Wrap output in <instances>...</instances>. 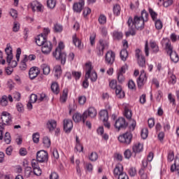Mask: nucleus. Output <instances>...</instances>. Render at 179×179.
Here are the masks:
<instances>
[{
	"mask_svg": "<svg viewBox=\"0 0 179 179\" xmlns=\"http://www.w3.org/2000/svg\"><path fill=\"white\" fill-rule=\"evenodd\" d=\"M73 120L74 122H80V121L83 120V115L80 113H75L73 115Z\"/></svg>",
	"mask_w": 179,
	"mask_h": 179,
	"instance_id": "obj_34",
	"label": "nucleus"
},
{
	"mask_svg": "<svg viewBox=\"0 0 179 179\" xmlns=\"http://www.w3.org/2000/svg\"><path fill=\"white\" fill-rule=\"evenodd\" d=\"M110 42L107 40L100 39L96 44V53L99 57L104 55V50H108Z\"/></svg>",
	"mask_w": 179,
	"mask_h": 179,
	"instance_id": "obj_4",
	"label": "nucleus"
},
{
	"mask_svg": "<svg viewBox=\"0 0 179 179\" xmlns=\"http://www.w3.org/2000/svg\"><path fill=\"white\" fill-rule=\"evenodd\" d=\"M26 62H27V56H25V57L20 64V69H21V71H26L27 68V64H26Z\"/></svg>",
	"mask_w": 179,
	"mask_h": 179,
	"instance_id": "obj_39",
	"label": "nucleus"
},
{
	"mask_svg": "<svg viewBox=\"0 0 179 179\" xmlns=\"http://www.w3.org/2000/svg\"><path fill=\"white\" fill-rule=\"evenodd\" d=\"M5 52L6 54V62L8 63V66L11 68H16L17 66V62L13 59V52L10 44L8 43L5 49Z\"/></svg>",
	"mask_w": 179,
	"mask_h": 179,
	"instance_id": "obj_3",
	"label": "nucleus"
},
{
	"mask_svg": "<svg viewBox=\"0 0 179 179\" xmlns=\"http://www.w3.org/2000/svg\"><path fill=\"white\" fill-rule=\"evenodd\" d=\"M96 116L97 110L95 109L94 107L91 106L83 113V122L85 124V121L87 120V117H90V118H95Z\"/></svg>",
	"mask_w": 179,
	"mask_h": 179,
	"instance_id": "obj_5",
	"label": "nucleus"
},
{
	"mask_svg": "<svg viewBox=\"0 0 179 179\" xmlns=\"http://www.w3.org/2000/svg\"><path fill=\"white\" fill-rule=\"evenodd\" d=\"M109 87H110V89H113V90H115V94L120 99L124 97V92H122V88L120 87V85H117V80H110L109 83Z\"/></svg>",
	"mask_w": 179,
	"mask_h": 179,
	"instance_id": "obj_6",
	"label": "nucleus"
},
{
	"mask_svg": "<svg viewBox=\"0 0 179 179\" xmlns=\"http://www.w3.org/2000/svg\"><path fill=\"white\" fill-rule=\"evenodd\" d=\"M32 139L34 143H38V142H40V134L34 133L32 135Z\"/></svg>",
	"mask_w": 179,
	"mask_h": 179,
	"instance_id": "obj_52",
	"label": "nucleus"
},
{
	"mask_svg": "<svg viewBox=\"0 0 179 179\" xmlns=\"http://www.w3.org/2000/svg\"><path fill=\"white\" fill-rule=\"evenodd\" d=\"M138 174L141 177V179H149V178L148 177V173H146V170L143 169H140Z\"/></svg>",
	"mask_w": 179,
	"mask_h": 179,
	"instance_id": "obj_43",
	"label": "nucleus"
},
{
	"mask_svg": "<svg viewBox=\"0 0 179 179\" xmlns=\"http://www.w3.org/2000/svg\"><path fill=\"white\" fill-rule=\"evenodd\" d=\"M150 45L151 50L155 54H157V52H159V45H157V43H156V41H150Z\"/></svg>",
	"mask_w": 179,
	"mask_h": 179,
	"instance_id": "obj_29",
	"label": "nucleus"
},
{
	"mask_svg": "<svg viewBox=\"0 0 179 179\" xmlns=\"http://www.w3.org/2000/svg\"><path fill=\"white\" fill-rule=\"evenodd\" d=\"M148 80V76H146V73L145 70L141 71L139 77L137 78V85L138 87H142L143 85L146 83Z\"/></svg>",
	"mask_w": 179,
	"mask_h": 179,
	"instance_id": "obj_12",
	"label": "nucleus"
},
{
	"mask_svg": "<svg viewBox=\"0 0 179 179\" xmlns=\"http://www.w3.org/2000/svg\"><path fill=\"white\" fill-rule=\"evenodd\" d=\"M51 90L55 94H59V85L58 83L53 82L51 85Z\"/></svg>",
	"mask_w": 179,
	"mask_h": 179,
	"instance_id": "obj_30",
	"label": "nucleus"
},
{
	"mask_svg": "<svg viewBox=\"0 0 179 179\" xmlns=\"http://www.w3.org/2000/svg\"><path fill=\"white\" fill-rule=\"evenodd\" d=\"M118 141L124 145H130L131 142H132V133L127 131L119 136Z\"/></svg>",
	"mask_w": 179,
	"mask_h": 179,
	"instance_id": "obj_8",
	"label": "nucleus"
},
{
	"mask_svg": "<svg viewBox=\"0 0 179 179\" xmlns=\"http://www.w3.org/2000/svg\"><path fill=\"white\" fill-rule=\"evenodd\" d=\"M17 110L19 113H23L24 111V107L23 104L20 102H18L16 105Z\"/></svg>",
	"mask_w": 179,
	"mask_h": 179,
	"instance_id": "obj_59",
	"label": "nucleus"
},
{
	"mask_svg": "<svg viewBox=\"0 0 179 179\" xmlns=\"http://www.w3.org/2000/svg\"><path fill=\"white\" fill-rule=\"evenodd\" d=\"M31 8L33 12H41L43 10V5L37 1H34L31 3Z\"/></svg>",
	"mask_w": 179,
	"mask_h": 179,
	"instance_id": "obj_21",
	"label": "nucleus"
},
{
	"mask_svg": "<svg viewBox=\"0 0 179 179\" xmlns=\"http://www.w3.org/2000/svg\"><path fill=\"white\" fill-rule=\"evenodd\" d=\"M99 24H106L107 23V17L106 15L101 14L98 19Z\"/></svg>",
	"mask_w": 179,
	"mask_h": 179,
	"instance_id": "obj_44",
	"label": "nucleus"
},
{
	"mask_svg": "<svg viewBox=\"0 0 179 179\" xmlns=\"http://www.w3.org/2000/svg\"><path fill=\"white\" fill-rule=\"evenodd\" d=\"M155 24L157 30H162L163 29V22L160 20H155Z\"/></svg>",
	"mask_w": 179,
	"mask_h": 179,
	"instance_id": "obj_48",
	"label": "nucleus"
},
{
	"mask_svg": "<svg viewBox=\"0 0 179 179\" xmlns=\"http://www.w3.org/2000/svg\"><path fill=\"white\" fill-rule=\"evenodd\" d=\"M169 83L171 85H176L177 83V78L171 73H169Z\"/></svg>",
	"mask_w": 179,
	"mask_h": 179,
	"instance_id": "obj_42",
	"label": "nucleus"
},
{
	"mask_svg": "<svg viewBox=\"0 0 179 179\" xmlns=\"http://www.w3.org/2000/svg\"><path fill=\"white\" fill-rule=\"evenodd\" d=\"M96 32H92L90 36V42L91 45H94L96 44Z\"/></svg>",
	"mask_w": 179,
	"mask_h": 179,
	"instance_id": "obj_49",
	"label": "nucleus"
},
{
	"mask_svg": "<svg viewBox=\"0 0 179 179\" xmlns=\"http://www.w3.org/2000/svg\"><path fill=\"white\" fill-rule=\"evenodd\" d=\"M163 97V92L161 90H158L155 94V99L157 101H160Z\"/></svg>",
	"mask_w": 179,
	"mask_h": 179,
	"instance_id": "obj_58",
	"label": "nucleus"
},
{
	"mask_svg": "<svg viewBox=\"0 0 179 179\" xmlns=\"http://www.w3.org/2000/svg\"><path fill=\"white\" fill-rule=\"evenodd\" d=\"M163 127L164 131H169L171 127L170 123L169 122V120H166L165 122H163Z\"/></svg>",
	"mask_w": 179,
	"mask_h": 179,
	"instance_id": "obj_61",
	"label": "nucleus"
},
{
	"mask_svg": "<svg viewBox=\"0 0 179 179\" xmlns=\"http://www.w3.org/2000/svg\"><path fill=\"white\" fill-rule=\"evenodd\" d=\"M162 45H165V49L166 50L167 54L173 62L177 63L179 61L178 55L177 52L173 50V45H171V42L167 38H163L162 41Z\"/></svg>",
	"mask_w": 179,
	"mask_h": 179,
	"instance_id": "obj_2",
	"label": "nucleus"
},
{
	"mask_svg": "<svg viewBox=\"0 0 179 179\" xmlns=\"http://www.w3.org/2000/svg\"><path fill=\"white\" fill-rule=\"evenodd\" d=\"M35 40L37 45H38L39 47L42 46L41 52H43V54H45V45H44V44H45V34H41L40 35H38L36 37Z\"/></svg>",
	"mask_w": 179,
	"mask_h": 179,
	"instance_id": "obj_9",
	"label": "nucleus"
},
{
	"mask_svg": "<svg viewBox=\"0 0 179 179\" xmlns=\"http://www.w3.org/2000/svg\"><path fill=\"white\" fill-rule=\"evenodd\" d=\"M83 6H85V1H81L78 3H75L73 6V9L74 12L80 13V12H82V9H83Z\"/></svg>",
	"mask_w": 179,
	"mask_h": 179,
	"instance_id": "obj_22",
	"label": "nucleus"
},
{
	"mask_svg": "<svg viewBox=\"0 0 179 179\" xmlns=\"http://www.w3.org/2000/svg\"><path fill=\"white\" fill-rule=\"evenodd\" d=\"M57 5V1L55 0H48L47 1V7L49 9H54Z\"/></svg>",
	"mask_w": 179,
	"mask_h": 179,
	"instance_id": "obj_40",
	"label": "nucleus"
},
{
	"mask_svg": "<svg viewBox=\"0 0 179 179\" xmlns=\"http://www.w3.org/2000/svg\"><path fill=\"white\" fill-rule=\"evenodd\" d=\"M47 128L49 129V131L53 132L54 129L57 128V122L54 120H50L47 124Z\"/></svg>",
	"mask_w": 179,
	"mask_h": 179,
	"instance_id": "obj_26",
	"label": "nucleus"
},
{
	"mask_svg": "<svg viewBox=\"0 0 179 179\" xmlns=\"http://www.w3.org/2000/svg\"><path fill=\"white\" fill-rule=\"evenodd\" d=\"M68 89L65 88L63 90V94L62 95L60 96V103H66V100H68Z\"/></svg>",
	"mask_w": 179,
	"mask_h": 179,
	"instance_id": "obj_33",
	"label": "nucleus"
},
{
	"mask_svg": "<svg viewBox=\"0 0 179 179\" xmlns=\"http://www.w3.org/2000/svg\"><path fill=\"white\" fill-rule=\"evenodd\" d=\"M127 24L129 27H130V29L129 30V31L126 33V36H135V34H136V32L135 31V28L134 26V20L132 19V17H129Z\"/></svg>",
	"mask_w": 179,
	"mask_h": 179,
	"instance_id": "obj_15",
	"label": "nucleus"
},
{
	"mask_svg": "<svg viewBox=\"0 0 179 179\" xmlns=\"http://www.w3.org/2000/svg\"><path fill=\"white\" fill-rule=\"evenodd\" d=\"M149 16V14L146 11V10H143L141 12V16L140 17L141 19H143L144 22H148V17Z\"/></svg>",
	"mask_w": 179,
	"mask_h": 179,
	"instance_id": "obj_51",
	"label": "nucleus"
},
{
	"mask_svg": "<svg viewBox=\"0 0 179 179\" xmlns=\"http://www.w3.org/2000/svg\"><path fill=\"white\" fill-rule=\"evenodd\" d=\"M0 104L1 106H3V107H6V106H8V96L3 95L1 100H0Z\"/></svg>",
	"mask_w": 179,
	"mask_h": 179,
	"instance_id": "obj_47",
	"label": "nucleus"
},
{
	"mask_svg": "<svg viewBox=\"0 0 179 179\" xmlns=\"http://www.w3.org/2000/svg\"><path fill=\"white\" fill-rule=\"evenodd\" d=\"M53 30L55 33H62V30H64V27H62L60 24H55Z\"/></svg>",
	"mask_w": 179,
	"mask_h": 179,
	"instance_id": "obj_36",
	"label": "nucleus"
},
{
	"mask_svg": "<svg viewBox=\"0 0 179 179\" xmlns=\"http://www.w3.org/2000/svg\"><path fill=\"white\" fill-rule=\"evenodd\" d=\"M73 128V123L69 119H65L64 120V129L66 134H69Z\"/></svg>",
	"mask_w": 179,
	"mask_h": 179,
	"instance_id": "obj_18",
	"label": "nucleus"
},
{
	"mask_svg": "<svg viewBox=\"0 0 179 179\" xmlns=\"http://www.w3.org/2000/svg\"><path fill=\"white\" fill-rule=\"evenodd\" d=\"M137 61L139 66H141L142 68L146 65V59H145V56L137 57Z\"/></svg>",
	"mask_w": 179,
	"mask_h": 179,
	"instance_id": "obj_37",
	"label": "nucleus"
},
{
	"mask_svg": "<svg viewBox=\"0 0 179 179\" xmlns=\"http://www.w3.org/2000/svg\"><path fill=\"white\" fill-rule=\"evenodd\" d=\"M133 26L137 30H142L145 27V20L141 18V17L136 15L134 18Z\"/></svg>",
	"mask_w": 179,
	"mask_h": 179,
	"instance_id": "obj_10",
	"label": "nucleus"
},
{
	"mask_svg": "<svg viewBox=\"0 0 179 179\" xmlns=\"http://www.w3.org/2000/svg\"><path fill=\"white\" fill-rule=\"evenodd\" d=\"M1 121L2 122H0V128L1 129H3L5 125H9L12 122L10 113L5 111L1 113Z\"/></svg>",
	"mask_w": 179,
	"mask_h": 179,
	"instance_id": "obj_7",
	"label": "nucleus"
},
{
	"mask_svg": "<svg viewBox=\"0 0 179 179\" xmlns=\"http://www.w3.org/2000/svg\"><path fill=\"white\" fill-rule=\"evenodd\" d=\"M87 72L85 73V79L83 82V87L85 89H87L89 87V79H90V65L87 64Z\"/></svg>",
	"mask_w": 179,
	"mask_h": 179,
	"instance_id": "obj_20",
	"label": "nucleus"
},
{
	"mask_svg": "<svg viewBox=\"0 0 179 179\" xmlns=\"http://www.w3.org/2000/svg\"><path fill=\"white\" fill-rule=\"evenodd\" d=\"M149 13L152 19V20L155 22V20H157V13H156L155 10H153L152 8H148Z\"/></svg>",
	"mask_w": 179,
	"mask_h": 179,
	"instance_id": "obj_46",
	"label": "nucleus"
},
{
	"mask_svg": "<svg viewBox=\"0 0 179 179\" xmlns=\"http://www.w3.org/2000/svg\"><path fill=\"white\" fill-rule=\"evenodd\" d=\"M76 149L77 152H83V145L80 144V141H79V138L78 136L76 137Z\"/></svg>",
	"mask_w": 179,
	"mask_h": 179,
	"instance_id": "obj_35",
	"label": "nucleus"
},
{
	"mask_svg": "<svg viewBox=\"0 0 179 179\" xmlns=\"http://www.w3.org/2000/svg\"><path fill=\"white\" fill-rule=\"evenodd\" d=\"M86 96H78V103L80 106L85 105L86 103Z\"/></svg>",
	"mask_w": 179,
	"mask_h": 179,
	"instance_id": "obj_55",
	"label": "nucleus"
},
{
	"mask_svg": "<svg viewBox=\"0 0 179 179\" xmlns=\"http://www.w3.org/2000/svg\"><path fill=\"white\" fill-rule=\"evenodd\" d=\"M40 75V69L37 66H33L29 69V79L33 80V79H36L37 76Z\"/></svg>",
	"mask_w": 179,
	"mask_h": 179,
	"instance_id": "obj_17",
	"label": "nucleus"
},
{
	"mask_svg": "<svg viewBox=\"0 0 179 179\" xmlns=\"http://www.w3.org/2000/svg\"><path fill=\"white\" fill-rule=\"evenodd\" d=\"M64 48L65 44H64V42L60 41L55 51L52 53L53 57H55L57 61H60L62 65L66 64V53L64 51Z\"/></svg>",
	"mask_w": 179,
	"mask_h": 179,
	"instance_id": "obj_1",
	"label": "nucleus"
},
{
	"mask_svg": "<svg viewBox=\"0 0 179 179\" xmlns=\"http://www.w3.org/2000/svg\"><path fill=\"white\" fill-rule=\"evenodd\" d=\"M170 38L172 43H176V41H178L179 36L176 34H171L170 36Z\"/></svg>",
	"mask_w": 179,
	"mask_h": 179,
	"instance_id": "obj_60",
	"label": "nucleus"
},
{
	"mask_svg": "<svg viewBox=\"0 0 179 179\" xmlns=\"http://www.w3.org/2000/svg\"><path fill=\"white\" fill-rule=\"evenodd\" d=\"M128 87L131 90H134L135 89L136 85H135V83L134 82V80H129Z\"/></svg>",
	"mask_w": 179,
	"mask_h": 179,
	"instance_id": "obj_63",
	"label": "nucleus"
},
{
	"mask_svg": "<svg viewBox=\"0 0 179 179\" xmlns=\"http://www.w3.org/2000/svg\"><path fill=\"white\" fill-rule=\"evenodd\" d=\"M72 75L76 80H79V79H80V76H82V73L79 71H73Z\"/></svg>",
	"mask_w": 179,
	"mask_h": 179,
	"instance_id": "obj_57",
	"label": "nucleus"
},
{
	"mask_svg": "<svg viewBox=\"0 0 179 179\" xmlns=\"http://www.w3.org/2000/svg\"><path fill=\"white\" fill-rule=\"evenodd\" d=\"M114 127L117 131L120 129H124V128H127L128 127V122L125 121V118L119 117L115 122Z\"/></svg>",
	"mask_w": 179,
	"mask_h": 179,
	"instance_id": "obj_11",
	"label": "nucleus"
},
{
	"mask_svg": "<svg viewBox=\"0 0 179 179\" xmlns=\"http://www.w3.org/2000/svg\"><path fill=\"white\" fill-rule=\"evenodd\" d=\"M113 15L115 16H120L121 15V6L115 4L113 8Z\"/></svg>",
	"mask_w": 179,
	"mask_h": 179,
	"instance_id": "obj_32",
	"label": "nucleus"
},
{
	"mask_svg": "<svg viewBox=\"0 0 179 179\" xmlns=\"http://www.w3.org/2000/svg\"><path fill=\"white\" fill-rule=\"evenodd\" d=\"M52 51V43L50 41H45V54H50Z\"/></svg>",
	"mask_w": 179,
	"mask_h": 179,
	"instance_id": "obj_41",
	"label": "nucleus"
},
{
	"mask_svg": "<svg viewBox=\"0 0 179 179\" xmlns=\"http://www.w3.org/2000/svg\"><path fill=\"white\" fill-rule=\"evenodd\" d=\"M87 65H90V79L91 82H96L97 80V73L95 71H92L93 69V67L92 66V63L88 62L85 64V71L86 73H87Z\"/></svg>",
	"mask_w": 179,
	"mask_h": 179,
	"instance_id": "obj_16",
	"label": "nucleus"
},
{
	"mask_svg": "<svg viewBox=\"0 0 179 179\" xmlns=\"http://www.w3.org/2000/svg\"><path fill=\"white\" fill-rule=\"evenodd\" d=\"M124 116L127 120H131L132 118V111L128 108H124Z\"/></svg>",
	"mask_w": 179,
	"mask_h": 179,
	"instance_id": "obj_50",
	"label": "nucleus"
},
{
	"mask_svg": "<svg viewBox=\"0 0 179 179\" xmlns=\"http://www.w3.org/2000/svg\"><path fill=\"white\" fill-rule=\"evenodd\" d=\"M36 159L39 163H44V162H45V151H38L36 154Z\"/></svg>",
	"mask_w": 179,
	"mask_h": 179,
	"instance_id": "obj_25",
	"label": "nucleus"
},
{
	"mask_svg": "<svg viewBox=\"0 0 179 179\" xmlns=\"http://www.w3.org/2000/svg\"><path fill=\"white\" fill-rule=\"evenodd\" d=\"M124 166H122V164H117L113 170V174H114L115 177L117 178L122 174H124Z\"/></svg>",
	"mask_w": 179,
	"mask_h": 179,
	"instance_id": "obj_19",
	"label": "nucleus"
},
{
	"mask_svg": "<svg viewBox=\"0 0 179 179\" xmlns=\"http://www.w3.org/2000/svg\"><path fill=\"white\" fill-rule=\"evenodd\" d=\"M127 65L122 66L117 71V80L120 83H122L125 80V77H124V73H125L127 71Z\"/></svg>",
	"mask_w": 179,
	"mask_h": 179,
	"instance_id": "obj_13",
	"label": "nucleus"
},
{
	"mask_svg": "<svg viewBox=\"0 0 179 179\" xmlns=\"http://www.w3.org/2000/svg\"><path fill=\"white\" fill-rule=\"evenodd\" d=\"M97 159H99V155H97V154L96 152H92L90 154V155L89 156V159L91 162H96V160H97Z\"/></svg>",
	"mask_w": 179,
	"mask_h": 179,
	"instance_id": "obj_53",
	"label": "nucleus"
},
{
	"mask_svg": "<svg viewBox=\"0 0 179 179\" xmlns=\"http://www.w3.org/2000/svg\"><path fill=\"white\" fill-rule=\"evenodd\" d=\"M120 58L122 61H127V58H128V51L127 49H123L120 51Z\"/></svg>",
	"mask_w": 179,
	"mask_h": 179,
	"instance_id": "obj_38",
	"label": "nucleus"
},
{
	"mask_svg": "<svg viewBox=\"0 0 179 179\" xmlns=\"http://www.w3.org/2000/svg\"><path fill=\"white\" fill-rule=\"evenodd\" d=\"M176 162H177V159L175 160L174 164L171 165V171L172 172L176 171L178 176H179V165H177Z\"/></svg>",
	"mask_w": 179,
	"mask_h": 179,
	"instance_id": "obj_45",
	"label": "nucleus"
},
{
	"mask_svg": "<svg viewBox=\"0 0 179 179\" xmlns=\"http://www.w3.org/2000/svg\"><path fill=\"white\" fill-rule=\"evenodd\" d=\"M20 29V24L17 22H14L13 27V31L17 33Z\"/></svg>",
	"mask_w": 179,
	"mask_h": 179,
	"instance_id": "obj_56",
	"label": "nucleus"
},
{
	"mask_svg": "<svg viewBox=\"0 0 179 179\" xmlns=\"http://www.w3.org/2000/svg\"><path fill=\"white\" fill-rule=\"evenodd\" d=\"M132 150L134 153H141L143 150V144L141 143H135L133 145Z\"/></svg>",
	"mask_w": 179,
	"mask_h": 179,
	"instance_id": "obj_24",
	"label": "nucleus"
},
{
	"mask_svg": "<svg viewBox=\"0 0 179 179\" xmlns=\"http://www.w3.org/2000/svg\"><path fill=\"white\" fill-rule=\"evenodd\" d=\"M50 179H59V176H58V173H57V172H52L50 175Z\"/></svg>",
	"mask_w": 179,
	"mask_h": 179,
	"instance_id": "obj_64",
	"label": "nucleus"
},
{
	"mask_svg": "<svg viewBox=\"0 0 179 179\" xmlns=\"http://www.w3.org/2000/svg\"><path fill=\"white\" fill-rule=\"evenodd\" d=\"M53 73L55 75V78H57V79H59L61 78V75H62V67L61 65L57 64L54 66Z\"/></svg>",
	"mask_w": 179,
	"mask_h": 179,
	"instance_id": "obj_23",
	"label": "nucleus"
},
{
	"mask_svg": "<svg viewBox=\"0 0 179 179\" xmlns=\"http://www.w3.org/2000/svg\"><path fill=\"white\" fill-rule=\"evenodd\" d=\"M4 141L8 145H9V143H10V134H9V132L6 133L5 136H4Z\"/></svg>",
	"mask_w": 179,
	"mask_h": 179,
	"instance_id": "obj_62",
	"label": "nucleus"
},
{
	"mask_svg": "<svg viewBox=\"0 0 179 179\" xmlns=\"http://www.w3.org/2000/svg\"><path fill=\"white\" fill-rule=\"evenodd\" d=\"M124 36V34L121 31H114L113 32V38L114 40H122V37Z\"/></svg>",
	"mask_w": 179,
	"mask_h": 179,
	"instance_id": "obj_31",
	"label": "nucleus"
},
{
	"mask_svg": "<svg viewBox=\"0 0 179 179\" xmlns=\"http://www.w3.org/2000/svg\"><path fill=\"white\" fill-rule=\"evenodd\" d=\"M149 135V131L147 128H144L141 131V138L143 139H146Z\"/></svg>",
	"mask_w": 179,
	"mask_h": 179,
	"instance_id": "obj_54",
	"label": "nucleus"
},
{
	"mask_svg": "<svg viewBox=\"0 0 179 179\" xmlns=\"http://www.w3.org/2000/svg\"><path fill=\"white\" fill-rule=\"evenodd\" d=\"M101 121H108V112L107 110H102L99 112Z\"/></svg>",
	"mask_w": 179,
	"mask_h": 179,
	"instance_id": "obj_28",
	"label": "nucleus"
},
{
	"mask_svg": "<svg viewBox=\"0 0 179 179\" xmlns=\"http://www.w3.org/2000/svg\"><path fill=\"white\" fill-rule=\"evenodd\" d=\"M72 38L74 45H76V47H78L79 50H82L83 48V45H82V42L80 41V40H79V38H78L76 34L73 35Z\"/></svg>",
	"mask_w": 179,
	"mask_h": 179,
	"instance_id": "obj_27",
	"label": "nucleus"
},
{
	"mask_svg": "<svg viewBox=\"0 0 179 179\" xmlns=\"http://www.w3.org/2000/svg\"><path fill=\"white\" fill-rule=\"evenodd\" d=\"M105 61L106 64L113 65L115 61V53H114L113 51H108L106 54Z\"/></svg>",
	"mask_w": 179,
	"mask_h": 179,
	"instance_id": "obj_14",
	"label": "nucleus"
}]
</instances>
